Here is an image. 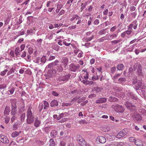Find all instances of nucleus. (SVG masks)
Returning a JSON list of instances; mask_svg holds the SVG:
<instances>
[{"instance_id":"680f3d73","label":"nucleus","mask_w":146,"mask_h":146,"mask_svg":"<svg viewBox=\"0 0 146 146\" xmlns=\"http://www.w3.org/2000/svg\"><path fill=\"white\" fill-rule=\"evenodd\" d=\"M94 36L93 35H92L91 37H88L86 39V41L87 42L90 41L93 38Z\"/></svg>"},{"instance_id":"9b49d317","label":"nucleus","mask_w":146,"mask_h":146,"mask_svg":"<svg viewBox=\"0 0 146 146\" xmlns=\"http://www.w3.org/2000/svg\"><path fill=\"white\" fill-rule=\"evenodd\" d=\"M0 141L5 144H7L9 142L7 137L2 135H0Z\"/></svg>"},{"instance_id":"aec40b11","label":"nucleus","mask_w":146,"mask_h":146,"mask_svg":"<svg viewBox=\"0 0 146 146\" xmlns=\"http://www.w3.org/2000/svg\"><path fill=\"white\" fill-rule=\"evenodd\" d=\"M82 72H84V73L83 74L82 76H81V77L82 78H88L89 77L88 72L85 71V70H83Z\"/></svg>"},{"instance_id":"603ef678","label":"nucleus","mask_w":146,"mask_h":146,"mask_svg":"<svg viewBox=\"0 0 146 146\" xmlns=\"http://www.w3.org/2000/svg\"><path fill=\"white\" fill-rule=\"evenodd\" d=\"M94 83V82L93 81L88 80V82L85 85H89V86H90L93 84Z\"/></svg>"},{"instance_id":"412c9836","label":"nucleus","mask_w":146,"mask_h":146,"mask_svg":"<svg viewBox=\"0 0 146 146\" xmlns=\"http://www.w3.org/2000/svg\"><path fill=\"white\" fill-rule=\"evenodd\" d=\"M10 111V108L8 106H6L5 108V110L4 112L5 115H7L9 114V113Z\"/></svg>"},{"instance_id":"cd10ccee","label":"nucleus","mask_w":146,"mask_h":146,"mask_svg":"<svg viewBox=\"0 0 146 146\" xmlns=\"http://www.w3.org/2000/svg\"><path fill=\"white\" fill-rule=\"evenodd\" d=\"M25 105L24 104L23 106H21L19 108V113H22L25 111Z\"/></svg>"},{"instance_id":"a18cd8bd","label":"nucleus","mask_w":146,"mask_h":146,"mask_svg":"<svg viewBox=\"0 0 146 146\" xmlns=\"http://www.w3.org/2000/svg\"><path fill=\"white\" fill-rule=\"evenodd\" d=\"M14 72L15 69L13 68V67H12L10 70L7 73V75H9L12 73Z\"/></svg>"},{"instance_id":"338daca9","label":"nucleus","mask_w":146,"mask_h":146,"mask_svg":"<svg viewBox=\"0 0 146 146\" xmlns=\"http://www.w3.org/2000/svg\"><path fill=\"white\" fill-rule=\"evenodd\" d=\"M135 9L136 7L133 6H132L130 7V10L131 12L134 11L135 10Z\"/></svg>"},{"instance_id":"bb28decb","label":"nucleus","mask_w":146,"mask_h":146,"mask_svg":"<svg viewBox=\"0 0 146 146\" xmlns=\"http://www.w3.org/2000/svg\"><path fill=\"white\" fill-rule=\"evenodd\" d=\"M102 88L100 87H96L93 88L94 91H96V92L98 93L101 91Z\"/></svg>"},{"instance_id":"e433bc0d","label":"nucleus","mask_w":146,"mask_h":146,"mask_svg":"<svg viewBox=\"0 0 146 146\" xmlns=\"http://www.w3.org/2000/svg\"><path fill=\"white\" fill-rule=\"evenodd\" d=\"M44 106L43 104L42 103H40L38 108V110L39 112H40Z\"/></svg>"},{"instance_id":"7c9ffc66","label":"nucleus","mask_w":146,"mask_h":146,"mask_svg":"<svg viewBox=\"0 0 146 146\" xmlns=\"http://www.w3.org/2000/svg\"><path fill=\"white\" fill-rule=\"evenodd\" d=\"M19 134L18 132L15 131L13 132L11 134V136L12 137H15L18 136Z\"/></svg>"},{"instance_id":"0eeeda50","label":"nucleus","mask_w":146,"mask_h":146,"mask_svg":"<svg viewBox=\"0 0 146 146\" xmlns=\"http://www.w3.org/2000/svg\"><path fill=\"white\" fill-rule=\"evenodd\" d=\"M125 106L131 111H134L136 109V107L131 102L127 101L125 104Z\"/></svg>"},{"instance_id":"ea45409f","label":"nucleus","mask_w":146,"mask_h":146,"mask_svg":"<svg viewBox=\"0 0 146 146\" xmlns=\"http://www.w3.org/2000/svg\"><path fill=\"white\" fill-rule=\"evenodd\" d=\"M15 89V88L13 87H12L10 90H9L8 91V93L9 94H13L14 92V91Z\"/></svg>"},{"instance_id":"9d476101","label":"nucleus","mask_w":146,"mask_h":146,"mask_svg":"<svg viewBox=\"0 0 146 146\" xmlns=\"http://www.w3.org/2000/svg\"><path fill=\"white\" fill-rule=\"evenodd\" d=\"M28 54H27L26 57L25 58V59L27 61L30 62L31 60V56L30 55L33 53V49L31 47H30L28 48Z\"/></svg>"},{"instance_id":"58836bf2","label":"nucleus","mask_w":146,"mask_h":146,"mask_svg":"<svg viewBox=\"0 0 146 146\" xmlns=\"http://www.w3.org/2000/svg\"><path fill=\"white\" fill-rule=\"evenodd\" d=\"M135 45V44H134L132 46H131V47L127 49V51L130 52H132L134 48V46Z\"/></svg>"},{"instance_id":"6ab92c4d","label":"nucleus","mask_w":146,"mask_h":146,"mask_svg":"<svg viewBox=\"0 0 146 146\" xmlns=\"http://www.w3.org/2000/svg\"><path fill=\"white\" fill-rule=\"evenodd\" d=\"M128 94L129 95L130 97L132 99L137 100L138 99V98L136 95L135 94H134L133 92H129L128 93Z\"/></svg>"},{"instance_id":"423d86ee","label":"nucleus","mask_w":146,"mask_h":146,"mask_svg":"<svg viewBox=\"0 0 146 146\" xmlns=\"http://www.w3.org/2000/svg\"><path fill=\"white\" fill-rule=\"evenodd\" d=\"M76 139L78 143L82 146H84L86 144V141L82 137L79 135L76 136Z\"/></svg>"},{"instance_id":"f257e3e1","label":"nucleus","mask_w":146,"mask_h":146,"mask_svg":"<svg viewBox=\"0 0 146 146\" xmlns=\"http://www.w3.org/2000/svg\"><path fill=\"white\" fill-rule=\"evenodd\" d=\"M32 107L29 106L27 110V123L28 124H30L33 123L34 121V117L33 114L31 109Z\"/></svg>"},{"instance_id":"dca6fc26","label":"nucleus","mask_w":146,"mask_h":146,"mask_svg":"<svg viewBox=\"0 0 146 146\" xmlns=\"http://www.w3.org/2000/svg\"><path fill=\"white\" fill-rule=\"evenodd\" d=\"M135 144L138 146H143V143L142 141L140 139L136 140L135 142Z\"/></svg>"},{"instance_id":"2eb2a0df","label":"nucleus","mask_w":146,"mask_h":146,"mask_svg":"<svg viewBox=\"0 0 146 146\" xmlns=\"http://www.w3.org/2000/svg\"><path fill=\"white\" fill-rule=\"evenodd\" d=\"M134 117L135 119L134 120L137 121H141L142 119V117L139 114H135L134 115Z\"/></svg>"},{"instance_id":"c756f323","label":"nucleus","mask_w":146,"mask_h":146,"mask_svg":"<svg viewBox=\"0 0 146 146\" xmlns=\"http://www.w3.org/2000/svg\"><path fill=\"white\" fill-rule=\"evenodd\" d=\"M60 47V46L57 44L53 45L51 47L52 48L57 51H58V50Z\"/></svg>"},{"instance_id":"b1692460","label":"nucleus","mask_w":146,"mask_h":146,"mask_svg":"<svg viewBox=\"0 0 146 146\" xmlns=\"http://www.w3.org/2000/svg\"><path fill=\"white\" fill-rule=\"evenodd\" d=\"M126 81V79L124 77L120 78L118 80V81L119 83L122 84H124Z\"/></svg>"},{"instance_id":"f704fd0d","label":"nucleus","mask_w":146,"mask_h":146,"mask_svg":"<svg viewBox=\"0 0 146 146\" xmlns=\"http://www.w3.org/2000/svg\"><path fill=\"white\" fill-rule=\"evenodd\" d=\"M19 125L15 123L13 125L12 129L13 130H16L17 129Z\"/></svg>"},{"instance_id":"79ce46f5","label":"nucleus","mask_w":146,"mask_h":146,"mask_svg":"<svg viewBox=\"0 0 146 146\" xmlns=\"http://www.w3.org/2000/svg\"><path fill=\"white\" fill-rule=\"evenodd\" d=\"M86 97H82L81 98H79L78 99V100L77 101V102L78 103H80L82 102H83L85 101L86 100Z\"/></svg>"},{"instance_id":"4468645a","label":"nucleus","mask_w":146,"mask_h":146,"mask_svg":"<svg viewBox=\"0 0 146 146\" xmlns=\"http://www.w3.org/2000/svg\"><path fill=\"white\" fill-rule=\"evenodd\" d=\"M57 134V132L55 130H53L51 131L50 136L52 138H55Z\"/></svg>"},{"instance_id":"052dcab7","label":"nucleus","mask_w":146,"mask_h":146,"mask_svg":"<svg viewBox=\"0 0 146 146\" xmlns=\"http://www.w3.org/2000/svg\"><path fill=\"white\" fill-rule=\"evenodd\" d=\"M57 9H58V12L60 10L62 7V5L60 4H58L57 5Z\"/></svg>"},{"instance_id":"f3484780","label":"nucleus","mask_w":146,"mask_h":146,"mask_svg":"<svg viewBox=\"0 0 146 146\" xmlns=\"http://www.w3.org/2000/svg\"><path fill=\"white\" fill-rule=\"evenodd\" d=\"M50 105L51 107L56 106L58 105V102L56 100H54L51 102Z\"/></svg>"},{"instance_id":"c9c22d12","label":"nucleus","mask_w":146,"mask_h":146,"mask_svg":"<svg viewBox=\"0 0 146 146\" xmlns=\"http://www.w3.org/2000/svg\"><path fill=\"white\" fill-rule=\"evenodd\" d=\"M46 60L47 59L46 58V56H43L41 58L40 62L42 63H44Z\"/></svg>"},{"instance_id":"49530a36","label":"nucleus","mask_w":146,"mask_h":146,"mask_svg":"<svg viewBox=\"0 0 146 146\" xmlns=\"http://www.w3.org/2000/svg\"><path fill=\"white\" fill-rule=\"evenodd\" d=\"M129 141L131 142H135L136 140L135 138L133 137H129Z\"/></svg>"},{"instance_id":"39448f33","label":"nucleus","mask_w":146,"mask_h":146,"mask_svg":"<svg viewBox=\"0 0 146 146\" xmlns=\"http://www.w3.org/2000/svg\"><path fill=\"white\" fill-rule=\"evenodd\" d=\"M79 64H75L73 63H72L69 66V69L71 72H76L80 68Z\"/></svg>"},{"instance_id":"7ed1b4c3","label":"nucleus","mask_w":146,"mask_h":146,"mask_svg":"<svg viewBox=\"0 0 146 146\" xmlns=\"http://www.w3.org/2000/svg\"><path fill=\"white\" fill-rule=\"evenodd\" d=\"M67 74L66 75L64 74V75H61L58 78L57 81L59 83H60L61 84H63L66 83L68 80L71 75L70 73Z\"/></svg>"},{"instance_id":"a211bd4d","label":"nucleus","mask_w":146,"mask_h":146,"mask_svg":"<svg viewBox=\"0 0 146 146\" xmlns=\"http://www.w3.org/2000/svg\"><path fill=\"white\" fill-rule=\"evenodd\" d=\"M62 62L64 65V67H66L68 63V59L66 57H63L62 58Z\"/></svg>"},{"instance_id":"6e6552de","label":"nucleus","mask_w":146,"mask_h":146,"mask_svg":"<svg viewBox=\"0 0 146 146\" xmlns=\"http://www.w3.org/2000/svg\"><path fill=\"white\" fill-rule=\"evenodd\" d=\"M127 129H124L120 131L116 136V137L118 139H120L127 134Z\"/></svg>"},{"instance_id":"2f4dec72","label":"nucleus","mask_w":146,"mask_h":146,"mask_svg":"<svg viewBox=\"0 0 146 146\" xmlns=\"http://www.w3.org/2000/svg\"><path fill=\"white\" fill-rule=\"evenodd\" d=\"M49 146H55V144L53 139H50L49 141Z\"/></svg>"},{"instance_id":"4d7b16f0","label":"nucleus","mask_w":146,"mask_h":146,"mask_svg":"<svg viewBox=\"0 0 146 146\" xmlns=\"http://www.w3.org/2000/svg\"><path fill=\"white\" fill-rule=\"evenodd\" d=\"M131 15L132 16L133 18L135 19L137 15V13L136 11L131 13Z\"/></svg>"},{"instance_id":"5701e85b","label":"nucleus","mask_w":146,"mask_h":146,"mask_svg":"<svg viewBox=\"0 0 146 146\" xmlns=\"http://www.w3.org/2000/svg\"><path fill=\"white\" fill-rule=\"evenodd\" d=\"M40 124V121L38 119V117L35 118V122L34 125L36 127H38Z\"/></svg>"},{"instance_id":"a878e982","label":"nucleus","mask_w":146,"mask_h":146,"mask_svg":"<svg viewBox=\"0 0 146 146\" xmlns=\"http://www.w3.org/2000/svg\"><path fill=\"white\" fill-rule=\"evenodd\" d=\"M124 68V66L122 64H119L117 66V69L119 70H122Z\"/></svg>"},{"instance_id":"ddd939ff","label":"nucleus","mask_w":146,"mask_h":146,"mask_svg":"<svg viewBox=\"0 0 146 146\" xmlns=\"http://www.w3.org/2000/svg\"><path fill=\"white\" fill-rule=\"evenodd\" d=\"M96 140H98L100 143H104L106 141V139L105 137L103 136H99L97 138Z\"/></svg>"},{"instance_id":"6e6d98bb","label":"nucleus","mask_w":146,"mask_h":146,"mask_svg":"<svg viewBox=\"0 0 146 146\" xmlns=\"http://www.w3.org/2000/svg\"><path fill=\"white\" fill-rule=\"evenodd\" d=\"M10 20V19L9 17L7 18L5 21V25L8 24Z\"/></svg>"},{"instance_id":"1a4fd4ad","label":"nucleus","mask_w":146,"mask_h":146,"mask_svg":"<svg viewBox=\"0 0 146 146\" xmlns=\"http://www.w3.org/2000/svg\"><path fill=\"white\" fill-rule=\"evenodd\" d=\"M112 107L115 111L118 112H122L124 110L123 107L119 104H115L112 106Z\"/></svg>"},{"instance_id":"5fc2aeb1","label":"nucleus","mask_w":146,"mask_h":146,"mask_svg":"<svg viewBox=\"0 0 146 146\" xmlns=\"http://www.w3.org/2000/svg\"><path fill=\"white\" fill-rule=\"evenodd\" d=\"M115 144L116 146H122L124 145V143L123 142H115Z\"/></svg>"},{"instance_id":"4be33fe9","label":"nucleus","mask_w":146,"mask_h":146,"mask_svg":"<svg viewBox=\"0 0 146 146\" xmlns=\"http://www.w3.org/2000/svg\"><path fill=\"white\" fill-rule=\"evenodd\" d=\"M50 52L49 51L47 52V54L49 56V57L47 58V61H51L54 59L55 58V56L51 55H50Z\"/></svg>"},{"instance_id":"393cba45","label":"nucleus","mask_w":146,"mask_h":146,"mask_svg":"<svg viewBox=\"0 0 146 146\" xmlns=\"http://www.w3.org/2000/svg\"><path fill=\"white\" fill-rule=\"evenodd\" d=\"M20 50V48L19 47H17L16 48L15 50V54L17 56L19 57L20 55V54H19V52H21Z\"/></svg>"},{"instance_id":"e2e57ef3","label":"nucleus","mask_w":146,"mask_h":146,"mask_svg":"<svg viewBox=\"0 0 146 146\" xmlns=\"http://www.w3.org/2000/svg\"><path fill=\"white\" fill-rule=\"evenodd\" d=\"M10 120V118L8 117H6L5 118V122L6 124Z\"/></svg>"},{"instance_id":"72a5a7b5","label":"nucleus","mask_w":146,"mask_h":146,"mask_svg":"<svg viewBox=\"0 0 146 146\" xmlns=\"http://www.w3.org/2000/svg\"><path fill=\"white\" fill-rule=\"evenodd\" d=\"M26 114L25 113H23L20 116V120L21 122L24 121L25 117Z\"/></svg>"},{"instance_id":"20e7f679","label":"nucleus","mask_w":146,"mask_h":146,"mask_svg":"<svg viewBox=\"0 0 146 146\" xmlns=\"http://www.w3.org/2000/svg\"><path fill=\"white\" fill-rule=\"evenodd\" d=\"M17 103L16 100L14 99L11 102V113L12 115H15L17 113V106L16 105Z\"/></svg>"},{"instance_id":"473e14b6","label":"nucleus","mask_w":146,"mask_h":146,"mask_svg":"<svg viewBox=\"0 0 146 146\" xmlns=\"http://www.w3.org/2000/svg\"><path fill=\"white\" fill-rule=\"evenodd\" d=\"M75 18L76 19V20L78 19V21L77 22L76 24H80L81 23V18L80 17L78 16L77 15H75Z\"/></svg>"},{"instance_id":"a19ab883","label":"nucleus","mask_w":146,"mask_h":146,"mask_svg":"<svg viewBox=\"0 0 146 146\" xmlns=\"http://www.w3.org/2000/svg\"><path fill=\"white\" fill-rule=\"evenodd\" d=\"M59 62L57 60H55L54 62H51L53 67L57 66Z\"/></svg>"},{"instance_id":"864d4df0","label":"nucleus","mask_w":146,"mask_h":146,"mask_svg":"<svg viewBox=\"0 0 146 146\" xmlns=\"http://www.w3.org/2000/svg\"><path fill=\"white\" fill-rule=\"evenodd\" d=\"M106 33V29H102L98 33L99 35H102Z\"/></svg>"},{"instance_id":"c85d7f7f","label":"nucleus","mask_w":146,"mask_h":146,"mask_svg":"<svg viewBox=\"0 0 146 146\" xmlns=\"http://www.w3.org/2000/svg\"><path fill=\"white\" fill-rule=\"evenodd\" d=\"M56 68L58 71L59 72H61L63 70V68L61 64H58Z\"/></svg>"},{"instance_id":"0e129e2a","label":"nucleus","mask_w":146,"mask_h":146,"mask_svg":"<svg viewBox=\"0 0 146 146\" xmlns=\"http://www.w3.org/2000/svg\"><path fill=\"white\" fill-rule=\"evenodd\" d=\"M51 94L52 95L54 96H55L56 97L58 96V95H59L58 93L54 91H52Z\"/></svg>"},{"instance_id":"f03ea898","label":"nucleus","mask_w":146,"mask_h":146,"mask_svg":"<svg viewBox=\"0 0 146 146\" xmlns=\"http://www.w3.org/2000/svg\"><path fill=\"white\" fill-rule=\"evenodd\" d=\"M133 70H136V74L139 76H143V73L142 72V67L140 64L135 63L133 66Z\"/></svg>"},{"instance_id":"c03bdc74","label":"nucleus","mask_w":146,"mask_h":146,"mask_svg":"<svg viewBox=\"0 0 146 146\" xmlns=\"http://www.w3.org/2000/svg\"><path fill=\"white\" fill-rule=\"evenodd\" d=\"M7 87V85L5 84H0V90L4 89Z\"/></svg>"},{"instance_id":"de8ad7c7","label":"nucleus","mask_w":146,"mask_h":146,"mask_svg":"<svg viewBox=\"0 0 146 146\" xmlns=\"http://www.w3.org/2000/svg\"><path fill=\"white\" fill-rule=\"evenodd\" d=\"M82 78L83 79L82 80V79H80V80L84 84H85L88 81V78Z\"/></svg>"},{"instance_id":"f8f14e48","label":"nucleus","mask_w":146,"mask_h":146,"mask_svg":"<svg viewBox=\"0 0 146 146\" xmlns=\"http://www.w3.org/2000/svg\"><path fill=\"white\" fill-rule=\"evenodd\" d=\"M106 98H100L97 99L95 103L96 104L102 103L106 102Z\"/></svg>"},{"instance_id":"bf43d9fd","label":"nucleus","mask_w":146,"mask_h":146,"mask_svg":"<svg viewBox=\"0 0 146 146\" xmlns=\"http://www.w3.org/2000/svg\"><path fill=\"white\" fill-rule=\"evenodd\" d=\"M86 5V3H82L81 5V7L80 8V10H81V11H82L84 9Z\"/></svg>"},{"instance_id":"8fccbe9b","label":"nucleus","mask_w":146,"mask_h":146,"mask_svg":"<svg viewBox=\"0 0 146 146\" xmlns=\"http://www.w3.org/2000/svg\"><path fill=\"white\" fill-rule=\"evenodd\" d=\"M111 72L112 74H113L116 70V68L115 66L111 68Z\"/></svg>"},{"instance_id":"37998d69","label":"nucleus","mask_w":146,"mask_h":146,"mask_svg":"<svg viewBox=\"0 0 146 146\" xmlns=\"http://www.w3.org/2000/svg\"><path fill=\"white\" fill-rule=\"evenodd\" d=\"M122 39H119L117 40H114L111 41V42L112 44H117L121 41Z\"/></svg>"},{"instance_id":"09e8293b","label":"nucleus","mask_w":146,"mask_h":146,"mask_svg":"<svg viewBox=\"0 0 146 146\" xmlns=\"http://www.w3.org/2000/svg\"><path fill=\"white\" fill-rule=\"evenodd\" d=\"M110 100L111 102H114L117 101L118 100L115 97H111Z\"/></svg>"},{"instance_id":"3c124183","label":"nucleus","mask_w":146,"mask_h":146,"mask_svg":"<svg viewBox=\"0 0 146 146\" xmlns=\"http://www.w3.org/2000/svg\"><path fill=\"white\" fill-rule=\"evenodd\" d=\"M133 68L132 67L129 68V72H128V74L129 75H130V74H132L133 72Z\"/></svg>"},{"instance_id":"4c0bfd02","label":"nucleus","mask_w":146,"mask_h":146,"mask_svg":"<svg viewBox=\"0 0 146 146\" xmlns=\"http://www.w3.org/2000/svg\"><path fill=\"white\" fill-rule=\"evenodd\" d=\"M44 109H47L48 107L49 106V104L48 103L47 101H44Z\"/></svg>"},{"instance_id":"13d9d810","label":"nucleus","mask_w":146,"mask_h":146,"mask_svg":"<svg viewBox=\"0 0 146 146\" xmlns=\"http://www.w3.org/2000/svg\"><path fill=\"white\" fill-rule=\"evenodd\" d=\"M53 67L51 63L49 64L46 66V68H51Z\"/></svg>"},{"instance_id":"774afa93","label":"nucleus","mask_w":146,"mask_h":146,"mask_svg":"<svg viewBox=\"0 0 146 146\" xmlns=\"http://www.w3.org/2000/svg\"><path fill=\"white\" fill-rule=\"evenodd\" d=\"M99 77L98 76H93L92 77V79L93 81L98 80L99 79Z\"/></svg>"},{"instance_id":"69168bd1","label":"nucleus","mask_w":146,"mask_h":146,"mask_svg":"<svg viewBox=\"0 0 146 146\" xmlns=\"http://www.w3.org/2000/svg\"><path fill=\"white\" fill-rule=\"evenodd\" d=\"M137 21H134L132 22V23L135 25L133 27V29H136L137 28Z\"/></svg>"}]
</instances>
